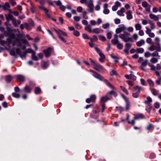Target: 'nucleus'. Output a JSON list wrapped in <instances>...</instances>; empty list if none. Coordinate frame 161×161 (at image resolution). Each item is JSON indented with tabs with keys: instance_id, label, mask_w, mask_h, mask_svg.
Segmentation results:
<instances>
[{
	"instance_id": "nucleus-1",
	"label": "nucleus",
	"mask_w": 161,
	"mask_h": 161,
	"mask_svg": "<svg viewBox=\"0 0 161 161\" xmlns=\"http://www.w3.org/2000/svg\"><path fill=\"white\" fill-rule=\"evenodd\" d=\"M119 28L122 31H124V34H120L119 35V37L125 42H132L133 38L129 37L130 36V34L129 33L125 31V30H126L127 28L124 25H123Z\"/></svg>"
},
{
	"instance_id": "nucleus-2",
	"label": "nucleus",
	"mask_w": 161,
	"mask_h": 161,
	"mask_svg": "<svg viewBox=\"0 0 161 161\" xmlns=\"http://www.w3.org/2000/svg\"><path fill=\"white\" fill-rule=\"evenodd\" d=\"M130 115L128 114H127V118L126 120L127 121L128 123L129 124H131L132 125H134L135 124V120L136 119H145V117L142 114H139L135 115L134 118L131 121L129 120Z\"/></svg>"
},
{
	"instance_id": "nucleus-3",
	"label": "nucleus",
	"mask_w": 161,
	"mask_h": 161,
	"mask_svg": "<svg viewBox=\"0 0 161 161\" xmlns=\"http://www.w3.org/2000/svg\"><path fill=\"white\" fill-rule=\"evenodd\" d=\"M36 2H39V3L41 4L39 6V7L40 9L41 10H43L45 12V14L48 17H49V15L48 14V10L43 5L44 4V2L43 0H35Z\"/></svg>"
},
{
	"instance_id": "nucleus-4",
	"label": "nucleus",
	"mask_w": 161,
	"mask_h": 161,
	"mask_svg": "<svg viewBox=\"0 0 161 161\" xmlns=\"http://www.w3.org/2000/svg\"><path fill=\"white\" fill-rule=\"evenodd\" d=\"M36 2H39V3L41 4L39 6V7L40 9L41 10H43L45 12V14L48 17H49V15L48 14V10L43 5L44 4V2L43 0H35Z\"/></svg>"
},
{
	"instance_id": "nucleus-5",
	"label": "nucleus",
	"mask_w": 161,
	"mask_h": 161,
	"mask_svg": "<svg viewBox=\"0 0 161 161\" xmlns=\"http://www.w3.org/2000/svg\"><path fill=\"white\" fill-rule=\"evenodd\" d=\"M133 88L134 89L133 92L136 91L137 90V91L132 93V97L134 98H137L139 97V94L142 90L141 87L139 86H136L133 87Z\"/></svg>"
},
{
	"instance_id": "nucleus-6",
	"label": "nucleus",
	"mask_w": 161,
	"mask_h": 161,
	"mask_svg": "<svg viewBox=\"0 0 161 161\" xmlns=\"http://www.w3.org/2000/svg\"><path fill=\"white\" fill-rule=\"evenodd\" d=\"M85 29L88 31L89 33L94 32L96 34H98L100 32V30L98 28L94 29L92 30H91V26L89 25L85 27Z\"/></svg>"
},
{
	"instance_id": "nucleus-7",
	"label": "nucleus",
	"mask_w": 161,
	"mask_h": 161,
	"mask_svg": "<svg viewBox=\"0 0 161 161\" xmlns=\"http://www.w3.org/2000/svg\"><path fill=\"white\" fill-rule=\"evenodd\" d=\"M53 48L51 47H49L47 49L43 50V52L45 56L47 58H48L50 56L51 53L53 51Z\"/></svg>"
},
{
	"instance_id": "nucleus-8",
	"label": "nucleus",
	"mask_w": 161,
	"mask_h": 161,
	"mask_svg": "<svg viewBox=\"0 0 161 161\" xmlns=\"http://www.w3.org/2000/svg\"><path fill=\"white\" fill-rule=\"evenodd\" d=\"M122 97L124 98V99L125 100V101L126 102V110H128L129 109H130V102L127 98L125 96V95H124L123 94H122L121 95Z\"/></svg>"
},
{
	"instance_id": "nucleus-9",
	"label": "nucleus",
	"mask_w": 161,
	"mask_h": 161,
	"mask_svg": "<svg viewBox=\"0 0 161 161\" xmlns=\"http://www.w3.org/2000/svg\"><path fill=\"white\" fill-rule=\"evenodd\" d=\"M112 98V97H109L107 96V95L106 96L102 97L100 101V104L105 103L107 102L108 100H110Z\"/></svg>"
},
{
	"instance_id": "nucleus-10",
	"label": "nucleus",
	"mask_w": 161,
	"mask_h": 161,
	"mask_svg": "<svg viewBox=\"0 0 161 161\" xmlns=\"http://www.w3.org/2000/svg\"><path fill=\"white\" fill-rule=\"evenodd\" d=\"M15 35L14 34H11L9 36V38L7 39L8 43L9 44L12 43L13 41L14 40Z\"/></svg>"
},
{
	"instance_id": "nucleus-11",
	"label": "nucleus",
	"mask_w": 161,
	"mask_h": 161,
	"mask_svg": "<svg viewBox=\"0 0 161 161\" xmlns=\"http://www.w3.org/2000/svg\"><path fill=\"white\" fill-rule=\"evenodd\" d=\"M94 66V68L98 71L100 72L104 69L103 67L99 64L96 63Z\"/></svg>"
},
{
	"instance_id": "nucleus-12",
	"label": "nucleus",
	"mask_w": 161,
	"mask_h": 161,
	"mask_svg": "<svg viewBox=\"0 0 161 161\" xmlns=\"http://www.w3.org/2000/svg\"><path fill=\"white\" fill-rule=\"evenodd\" d=\"M56 4L57 6H59V8L62 11H64L66 7L62 5V3L60 0H58L56 1Z\"/></svg>"
},
{
	"instance_id": "nucleus-13",
	"label": "nucleus",
	"mask_w": 161,
	"mask_h": 161,
	"mask_svg": "<svg viewBox=\"0 0 161 161\" xmlns=\"http://www.w3.org/2000/svg\"><path fill=\"white\" fill-rule=\"evenodd\" d=\"M12 43L13 46H14L16 45L18 47L20 46L21 45V44L20 43V40L18 38H15L14 40L13 41Z\"/></svg>"
},
{
	"instance_id": "nucleus-14",
	"label": "nucleus",
	"mask_w": 161,
	"mask_h": 161,
	"mask_svg": "<svg viewBox=\"0 0 161 161\" xmlns=\"http://www.w3.org/2000/svg\"><path fill=\"white\" fill-rule=\"evenodd\" d=\"M146 33L148 34L149 36L151 37H154L155 36V35L153 33H151V29H149L148 27H146Z\"/></svg>"
},
{
	"instance_id": "nucleus-15",
	"label": "nucleus",
	"mask_w": 161,
	"mask_h": 161,
	"mask_svg": "<svg viewBox=\"0 0 161 161\" xmlns=\"http://www.w3.org/2000/svg\"><path fill=\"white\" fill-rule=\"evenodd\" d=\"M54 30L57 34L58 35H60V36H61V35H62L65 36H67V34L66 33L61 31L60 30L58 29L57 30V29H54Z\"/></svg>"
},
{
	"instance_id": "nucleus-16",
	"label": "nucleus",
	"mask_w": 161,
	"mask_h": 161,
	"mask_svg": "<svg viewBox=\"0 0 161 161\" xmlns=\"http://www.w3.org/2000/svg\"><path fill=\"white\" fill-rule=\"evenodd\" d=\"M142 6L145 8L146 11L147 12H149L150 11V7L148 6V4L146 1H143L142 2Z\"/></svg>"
},
{
	"instance_id": "nucleus-17",
	"label": "nucleus",
	"mask_w": 161,
	"mask_h": 161,
	"mask_svg": "<svg viewBox=\"0 0 161 161\" xmlns=\"http://www.w3.org/2000/svg\"><path fill=\"white\" fill-rule=\"evenodd\" d=\"M113 95L114 97H116L117 96V93L113 91H111L107 93V95L109 97H111L110 96Z\"/></svg>"
},
{
	"instance_id": "nucleus-18",
	"label": "nucleus",
	"mask_w": 161,
	"mask_h": 161,
	"mask_svg": "<svg viewBox=\"0 0 161 161\" xmlns=\"http://www.w3.org/2000/svg\"><path fill=\"white\" fill-rule=\"evenodd\" d=\"M12 23L14 25L15 27H17L21 23V21L19 20L16 21V19L14 18L12 20Z\"/></svg>"
},
{
	"instance_id": "nucleus-19",
	"label": "nucleus",
	"mask_w": 161,
	"mask_h": 161,
	"mask_svg": "<svg viewBox=\"0 0 161 161\" xmlns=\"http://www.w3.org/2000/svg\"><path fill=\"white\" fill-rule=\"evenodd\" d=\"M16 79L20 81L21 82H23L25 81V77L21 75H18L16 76Z\"/></svg>"
},
{
	"instance_id": "nucleus-20",
	"label": "nucleus",
	"mask_w": 161,
	"mask_h": 161,
	"mask_svg": "<svg viewBox=\"0 0 161 161\" xmlns=\"http://www.w3.org/2000/svg\"><path fill=\"white\" fill-rule=\"evenodd\" d=\"M71 31H73V33L76 36L78 37L80 36V33L78 31L75 30L73 27L71 26Z\"/></svg>"
},
{
	"instance_id": "nucleus-21",
	"label": "nucleus",
	"mask_w": 161,
	"mask_h": 161,
	"mask_svg": "<svg viewBox=\"0 0 161 161\" xmlns=\"http://www.w3.org/2000/svg\"><path fill=\"white\" fill-rule=\"evenodd\" d=\"M161 69V64H157L156 66H153L152 68V70L153 71H155L156 70H160Z\"/></svg>"
},
{
	"instance_id": "nucleus-22",
	"label": "nucleus",
	"mask_w": 161,
	"mask_h": 161,
	"mask_svg": "<svg viewBox=\"0 0 161 161\" xmlns=\"http://www.w3.org/2000/svg\"><path fill=\"white\" fill-rule=\"evenodd\" d=\"M93 75L94 77L97 79H98L102 81L103 80V77L100 74H99L97 73L96 72L94 73V74H93Z\"/></svg>"
},
{
	"instance_id": "nucleus-23",
	"label": "nucleus",
	"mask_w": 161,
	"mask_h": 161,
	"mask_svg": "<svg viewBox=\"0 0 161 161\" xmlns=\"http://www.w3.org/2000/svg\"><path fill=\"white\" fill-rule=\"evenodd\" d=\"M149 16L151 19H153L155 21H158L159 19V18L157 16L152 14H149Z\"/></svg>"
},
{
	"instance_id": "nucleus-24",
	"label": "nucleus",
	"mask_w": 161,
	"mask_h": 161,
	"mask_svg": "<svg viewBox=\"0 0 161 161\" xmlns=\"http://www.w3.org/2000/svg\"><path fill=\"white\" fill-rule=\"evenodd\" d=\"M88 6L89 8V12H92L93 11V4L92 1L90 3H89Z\"/></svg>"
},
{
	"instance_id": "nucleus-25",
	"label": "nucleus",
	"mask_w": 161,
	"mask_h": 161,
	"mask_svg": "<svg viewBox=\"0 0 161 161\" xmlns=\"http://www.w3.org/2000/svg\"><path fill=\"white\" fill-rule=\"evenodd\" d=\"M99 55L100 56V58H99V61L101 63H103L104 61V59L105 58L104 55L102 53Z\"/></svg>"
},
{
	"instance_id": "nucleus-26",
	"label": "nucleus",
	"mask_w": 161,
	"mask_h": 161,
	"mask_svg": "<svg viewBox=\"0 0 161 161\" xmlns=\"http://www.w3.org/2000/svg\"><path fill=\"white\" fill-rule=\"evenodd\" d=\"M127 18L129 19H130L132 18V12L130 10L128 11L127 13Z\"/></svg>"
},
{
	"instance_id": "nucleus-27",
	"label": "nucleus",
	"mask_w": 161,
	"mask_h": 161,
	"mask_svg": "<svg viewBox=\"0 0 161 161\" xmlns=\"http://www.w3.org/2000/svg\"><path fill=\"white\" fill-rule=\"evenodd\" d=\"M104 81L105 82L106 84L109 87L111 88L112 89L115 90V88L112 85H111L108 81L106 79H104Z\"/></svg>"
},
{
	"instance_id": "nucleus-28",
	"label": "nucleus",
	"mask_w": 161,
	"mask_h": 161,
	"mask_svg": "<svg viewBox=\"0 0 161 161\" xmlns=\"http://www.w3.org/2000/svg\"><path fill=\"white\" fill-rule=\"evenodd\" d=\"M36 54L35 52H33L31 55V58L32 60L36 61L38 60V58L36 56Z\"/></svg>"
},
{
	"instance_id": "nucleus-29",
	"label": "nucleus",
	"mask_w": 161,
	"mask_h": 161,
	"mask_svg": "<svg viewBox=\"0 0 161 161\" xmlns=\"http://www.w3.org/2000/svg\"><path fill=\"white\" fill-rule=\"evenodd\" d=\"M5 16L6 19L8 21L10 20L12 21V19H13L14 18L13 16L10 14H9L8 15L6 14Z\"/></svg>"
},
{
	"instance_id": "nucleus-30",
	"label": "nucleus",
	"mask_w": 161,
	"mask_h": 161,
	"mask_svg": "<svg viewBox=\"0 0 161 161\" xmlns=\"http://www.w3.org/2000/svg\"><path fill=\"white\" fill-rule=\"evenodd\" d=\"M30 4L31 6L30 8V10L31 12L33 13H34L35 11L36 7L33 4V3L32 2H31Z\"/></svg>"
},
{
	"instance_id": "nucleus-31",
	"label": "nucleus",
	"mask_w": 161,
	"mask_h": 161,
	"mask_svg": "<svg viewBox=\"0 0 161 161\" xmlns=\"http://www.w3.org/2000/svg\"><path fill=\"white\" fill-rule=\"evenodd\" d=\"M145 44V41L143 40H141L140 41L136 43L137 46L139 47L142 46Z\"/></svg>"
},
{
	"instance_id": "nucleus-32",
	"label": "nucleus",
	"mask_w": 161,
	"mask_h": 161,
	"mask_svg": "<svg viewBox=\"0 0 161 161\" xmlns=\"http://www.w3.org/2000/svg\"><path fill=\"white\" fill-rule=\"evenodd\" d=\"M25 92L27 93L31 92V89L30 87L28 85H26L24 88Z\"/></svg>"
},
{
	"instance_id": "nucleus-33",
	"label": "nucleus",
	"mask_w": 161,
	"mask_h": 161,
	"mask_svg": "<svg viewBox=\"0 0 161 161\" xmlns=\"http://www.w3.org/2000/svg\"><path fill=\"white\" fill-rule=\"evenodd\" d=\"M148 23L151 26V29L153 30L155 28V25L153 23L151 20H148Z\"/></svg>"
},
{
	"instance_id": "nucleus-34",
	"label": "nucleus",
	"mask_w": 161,
	"mask_h": 161,
	"mask_svg": "<svg viewBox=\"0 0 161 161\" xmlns=\"http://www.w3.org/2000/svg\"><path fill=\"white\" fill-rule=\"evenodd\" d=\"M33 50L31 48H28L26 49L25 51H24V56H26L27 53H31V54L33 53V52H34Z\"/></svg>"
},
{
	"instance_id": "nucleus-35",
	"label": "nucleus",
	"mask_w": 161,
	"mask_h": 161,
	"mask_svg": "<svg viewBox=\"0 0 161 161\" xmlns=\"http://www.w3.org/2000/svg\"><path fill=\"white\" fill-rule=\"evenodd\" d=\"M28 21L29 25L31 27H34L35 25V24L33 21L31 19H28Z\"/></svg>"
},
{
	"instance_id": "nucleus-36",
	"label": "nucleus",
	"mask_w": 161,
	"mask_h": 161,
	"mask_svg": "<svg viewBox=\"0 0 161 161\" xmlns=\"http://www.w3.org/2000/svg\"><path fill=\"white\" fill-rule=\"evenodd\" d=\"M5 80L7 82H9L12 80V77L10 75H7L5 76Z\"/></svg>"
},
{
	"instance_id": "nucleus-37",
	"label": "nucleus",
	"mask_w": 161,
	"mask_h": 161,
	"mask_svg": "<svg viewBox=\"0 0 161 161\" xmlns=\"http://www.w3.org/2000/svg\"><path fill=\"white\" fill-rule=\"evenodd\" d=\"M41 90L39 87H36L35 89V93L36 94H39L41 93Z\"/></svg>"
},
{
	"instance_id": "nucleus-38",
	"label": "nucleus",
	"mask_w": 161,
	"mask_h": 161,
	"mask_svg": "<svg viewBox=\"0 0 161 161\" xmlns=\"http://www.w3.org/2000/svg\"><path fill=\"white\" fill-rule=\"evenodd\" d=\"M110 74L111 76H113V75L117 76L118 75V74L117 73L116 71L114 69H112L111 70V71L110 72Z\"/></svg>"
},
{
	"instance_id": "nucleus-39",
	"label": "nucleus",
	"mask_w": 161,
	"mask_h": 161,
	"mask_svg": "<svg viewBox=\"0 0 161 161\" xmlns=\"http://www.w3.org/2000/svg\"><path fill=\"white\" fill-rule=\"evenodd\" d=\"M110 56L112 58L114 59V62L117 63L118 62L119 58L117 57L114 56L113 54H111Z\"/></svg>"
},
{
	"instance_id": "nucleus-40",
	"label": "nucleus",
	"mask_w": 161,
	"mask_h": 161,
	"mask_svg": "<svg viewBox=\"0 0 161 161\" xmlns=\"http://www.w3.org/2000/svg\"><path fill=\"white\" fill-rule=\"evenodd\" d=\"M24 25L25 28L27 30H30L31 29V27L27 23H25L24 24Z\"/></svg>"
},
{
	"instance_id": "nucleus-41",
	"label": "nucleus",
	"mask_w": 161,
	"mask_h": 161,
	"mask_svg": "<svg viewBox=\"0 0 161 161\" xmlns=\"http://www.w3.org/2000/svg\"><path fill=\"white\" fill-rule=\"evenodd\" d=\"M136 29V30H140L142 28V26L140 24L138 23L135 25Z\"/></svg>"
},
{
	"instance_id": "nucleus-42",
	"label": "nucleus",
	"mask_w": 161,
	"mask_h": 161,
	"mask_svg": "<svg viewBox=\"0 0 161 161\" xmlns=\"http://www.w3.org/2000/svg\"><path fill=\"white\" fill-rule=\"evenodd\" d=\"M152 101V98L150 97H147V100H146L144 103H145L148 104Z\"/></svg>"
},
{
	"instance_id": "nucleus-43",
	"label": "nucleus",
	"mask_w": 161,
	"mask_h": 161,
	"mask_svg": "<svg viewBox=\"0 0 161 161\" xmlns=\"http://www.w3.org/2000/svg\"><path fill=\"white\" fill-rule=\"evenodd\" d=\"M136 51L137 53H142L144 52V50L142 48H137Z\"/></svg>"
},
{
	"instance_id": "nucleus-44",
	"label": "nucleus",
	"mask_w": 161,
	"mask_h": 161,
	"mask_svg": "<svg viewBox=\"0 0 161 161\" xmlns=\"http://www.w3.org/2000/svg\"><path fill=\"white\" fill-rule=\"evenodd\" d=\"M120 87L121 88V89L124 92H125L127 95H128L129 94V92L127 91V90L126 89L123 87L122 86H120Z\"/></svg>"
},
{
	"instance_id": "nucleus-45",
	"label": "nucleus",
	"mask_w": 161,
	"mask_h": 161,
	"mask_svg": "<svg viewBox=\"0 0 161 161\" xmlns=\"http://www.w3.org/2000/svg\"><path fill=\"white\" fill-rule=\"evenodd\" d=\"M90 98H91L92 102H94L95 101L96 97L95 95H92L90 96Z\"/></svg>"
},
{
	"instance_id": "nucleus-46",
	"label": "nucleus",
	"mask_w": 161,
	"mask_h": 161,
	"mask_svg": "<svg viewBox=\"0 0 161 161\" xmlns=\"http://www.w3.org/2000/svg\"><path fill=\"white\" fill-rule=\"evenodd\" d=\"M146 42L147 43L150 45H153V44L152 39L150 38H148L147 39Z\"/></svg>"
},
{
	"instance_id": "nucleus-47",
	"label": "nucleus",
	"mask_w": 161,
	"mask_h": 161,
	"mask_svg": "<svg viewBox=\"0 0 161 161\" xmlns=\"http://www.w3.org/2000/svg\"><path fill=\"white\" fill-rule=\"evenodd\" d=\"M98 37L99 39L102 41H105L106 40V38L103 35H100Z\"/></svg>"
},
{
	"instance_id": "nucleus-48",
	"label": "nucleus",
	"mask_w": 161,
	"mask_h": 161,
	"mask_svg": "<svg viewBox=\"0 0 161 161\" xmlns=\"http://www.w3.org/2000/svg\"><path fill=\"white\" fill-rule=\"evenodd\" d=\"M111 42L114 45H115L119 43V41L118 40L114 39L111 40Z\"/></svg>"
},
{
	"instance_id": "nucleus-49",
	"label": "nucleus",
	"mask_w": 161,
	"mask_h": 161,
	"mask_svg": "<svg viewBox=\"0 0 161 161\" xmlns=\"http://www.w3.org/2000/svg\"><path fill=\"white\" fill-rule=\"evenodd\" d=\"M117 47L118 49H121L123 48V46L122 44L120 43L119 42L117 44Z\"/></svg>"
},
{
	"instance_id": "nucleus-50",
	"label": "nucleus",
	"mask_w": 161,
	"mask_h": 161,
	"mask_svg": "<svg viewBox=\"0 0 161 161\" xmlns=\"http://www.w3.org/2000/svg\"><path fill=\"white\" fill-rule=\"evenodd\" d=\"M90 39L91 41H96L98 39L96 36L94 35L93 36V38H90Z\"/></svg>"
},
{
	"instance_id": "nucleus-51",
	"label": "nucleus",
	"mask_w": 161,
	"mask_h": 161,
	"mask_svg": "<svg viewBox=\"0 0 161 161\" xmlns=\"http://www.w3.org/2000/svg\"><path fill=\"white\" fill-rule=\"evenodd\" d=\"M87 12L86 11L82 12L83 17V18L87 19H88V16L86 15Z\"/></svg>"
},
{
	"instance_id": "nucleus-52",
	"label": "nucleus",
	"mask_w": 161,
	"mask_h": 161,
	"mask_svg": "<svg viewBox=\"0 0 161 161\" xmlns=\"http://www.w3.org/2000/svg\"><path fill=\"white\" fill-rule=\"evenodd\" d=\"M12 96L15 97L16 98H19L20 97V95L19 94L17 93L16 92H14L12 93Z\"/></svg>"
},
{
	"instance_id": "nucleus-53",
	"label": "nucleus",
	"mask_w": 161,
	"mask_h": 161,
	"mask_svg": "<svg viewBox=\"0 0 161 161\" xmlns=\"http://www.w3.org/2000/svg\"><path fill=\"white\" fill-rule=\"evenodd\" d=\"M131 44L130 43H126L125 45V48H128L129 49L131 48Z\"/></svg>"
},
{
	"instance_id": "nucleus-54",
	"label": "nucleus",
	"mask_w": 161,
	"mask_h": 161,
	"mask_svg": "<svg viewBox=\"0 0 161 161\" xmlns=\"http://www.w3.org/2000/svg\"><path fill=\"white\" fill-rule=\"evenodd\" d=\"M151 92L154 95L156 96L158 92L155 89H153L151 91Z\"/></svg>"
},
{
	"instance_id": "nucleus-55",
	"label": "nucleus",
	"mask_w": 161,
	"mask_h": 161,
	"mask_svg": "<svg viewBox=\"0 0 161 161\" xmlns=\"http://www.w3.org/2000/svg\"><path fill=\"white\" fill-rule=\"evenodd\" d=\"M150 61L153 63H155L158 61V59L156 58H153L151 59Z\"/></svg>"
},
{
	"instance_id": "nucleus-56",
	"label": "nucleus",
	"mask_w": 161,
	"mask_h": 161,
	"mask_svg": "<svg viewBox=\"0 0 161 161\" xmlns=\"http://www.w3.org/2000/svg\"><path fill=\"white\" fill-rule=\"evenodd\" d=\"M10 8V6L8 3H6L4 6V8L5 9H8Z\"/></svg>"
},
{
	"instance_id": "nucleus-57",
	"label": "nucleus",
	"mask_w": 161,
	"mask_h": 161,
	"mask_svg": "<svg viewBox=\"0 0 161 161\" xmlns=\"http://www.w3.org/2000/svg\"><path fill=\"white\" fill-rule=\"evenodd\" d=\"M147 81L151 86H154V83H153V82L152 81V80H151L148 79L147 80Z\"/></svg>"
},
{
	"instance_id": "nucleus-58",
	"label": "nucleus",
	"mask_w": 161,
	"mask_h": 161,
	"mask_svg": "<svg viewBox=\"0 0 161 161\" xmlns=\"http://www.w3.org/2000/svg\"><path fill=\"white\" fill-rule=\"evenodd\" d=\"M47 64L45 62H43L42 64V67L44 69L46 68L47 66Z\"/></svg>"
},
{
	"instance_id": "nucleus-59",
	"label": "nucleus",
	"mask_w": 161,
	"mask_h": 161,
	"mask_svg": "<svg viewBox=\"0 0 161 161\" xmlns=\"http://www.w3.org/2000/svg\"><path fill=\"white\" fill-rule=\"evenodd\" d=\"M83 37L85 39H90V38H89L88 36L85 33H84L82 35Z\"/></svg>"
},
{
	"instance_id": "nucleus-60",
	"label": "nucleus",
	"mask_w": 161,
	"mask_h": 161,
	"mask_svg": "<svg viewBox=\"0 0 161 161\" xmlns=\"http://www.w3.org/2000/svg\"><path fill=\"white\" fill-rule=\"evenodd\" d=\"M147 63H148V60H146L144 62L142 63V66H146L147 64Z\"/></svg>"
},
{
	"instance_id": "nucleus-61",
	"label": "nucleus",
	"mask_w": 161,
	"mask_h": 161,
	"mask_svg": "<svg viewBox=\"0 0 161 161\" xmlns=\"http://www.w3.org/2000/svg\"><path fill=\"white\" fill-rule=\"evenodd\" d=\"M154 106L156 108H158L160 107L159 103H158L156 102L154 104Z\"/></svg>"
},
{
	"instance_id": "nucleus-62",
	"label": "nucleus",
	"mask_w": 161,
	"mask_h": 161,
	"mask_svg": "<svg viewBox=\"0 0 161 161\" xmlns=\"http://www.w3.org/2000/svg\"><path fill=\"white\" fill-rule=\"evenodd\" d=\"M95 49L97 53L99 54V55L102 53L101 50L97 47H95Z\"/></svg>"
},
{
	"instance_id": "nucleus-63",
	"label": "nucleus",
	"mask_w": 161,
	"mask_h": 161,
	"mask_svg": "<svg viewBox=\"0 0 161 161\" xmlns=\"http://www.w3.org/2000/svg\"><path fill=\"white\" fill-rule=\"evenodd\" d=\"M109 27V24L108 23H106L103 24L102 25V27L104 29H106Z\"/></svg>"
},
{
	"instance_id": "nucleus-64",
	"label": "nucleus",
	"mask_w": 161,
	"mask_h": 161,
	"mask_svg": "<svg viewBox=\"0 0 161 161\" xmlns=\"http://www.w3.org/2000/svg\"><path fill=\"white\" fill-rule=\"evenodd\" d=\"M151 55L153 57H157L158 56V53L157 51H155L152 54H151Z\"/></svg>"
}]
</instances>
